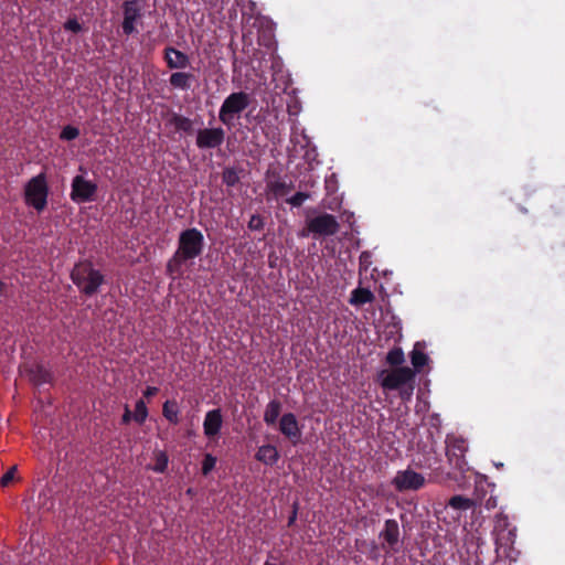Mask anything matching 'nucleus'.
<instances>
[{
  "label": "nucleus",
  "instance_id": "nucleus-1",
  "mask_svg": "<svg viewBox=\"0 0 565 565\" xmlns=\"http://www.w3.org/2000/svg\"><path fill=\"white\" fill-rule=\"evenodd\" d=\"M204 249V236L195 227L182 231L178 239V248L167 263V274L173 279L183 275V265L199 257Z\"/></svg>",
  "mask_w": 565,
  "mask_h": 565
},
{
  "label": "nucleus",
  "instance_id": "nucleus-2",
  "mask_svg": "<svg viewBox=\"0 0 565 565\" xmlns=\"http://www.w3.org/2000/svg\"><path fill=\"white\" fill-rule=\"evenodd\" d=\"M71 279L82 294L87 297L95 295L105 282L104 275L95 269L88 260L81 262L71 271Z\"/></svg>",
  "mask_w": 565,
  "mask_h": 565
},
{
  "label": "nucleus",
  "instance_id": "nucleus-3",
  "mask_svg": "<svg viewBox=\"0 0 565 565\" xmlns=\"http://www.w3.org/2000/svg\"><path fill=\"white\" fill-rule=\"evenodd\" d=\"M250 96L245 92L230 94L221 105L218 119L227 128H232L235 119L249 106Z\"/></svg>",
  "mask_w": 565,
  "mask_h": 565
},
{
  "label": "nucleus",
  "instance_id": "nucleus-4",
  "mask_svg": "<svg viewBox=\"0 0 565 565\" xmlns=\"http://www.w3.org/2000/svg\"><path fill=\"white\" fill-rule=\"evenodd\" d=\"M49 186L45 179H30L24 186L26 205L42 212L47 204Z\"/></svg>",
  "mask_w": 565,
  "mask_h": 565
},
{
  "label": "nucleus",
  "instance_id": "nucleus-5",
  "mask_svg": "<svg viewBox=\"0 0 565 565\" xmlns=\"http://www.w3.org/2000/svg\"><path fill=\"white\" fill-rule=\"evenodd\" d=\"M339 227V222L334 215L329 213H321L315 217L307 218L306 230H303L301 235L306 236L307 231L315 236H332L338 233Z\"/></svg>",
  "mask_w": 565,
  "mask_h": 565
},
{
  "label": "nucleus",
  "instance_id": "nucleus-6",
  "mask_svg": "<svg viewBox=\"0 0 565 565\" xmlns=\"http://www.w3.org/2000/svg\"><path fill=\"white\" fill-rule=\"evenodd\" d=\"M468 444L466 439L458 436H447L446 438V456L451 467L459 471L467 469L466 452Z\"/></svg>",
  "mask_w": 565,
  "mask_h": 565
},
{
  "label": "nucleus",
  "instance_id": "nucleus-7",
  "mask_svg": "<svg viewBox=\"0 0 565 565\" xmlns=\"http://www.w3.org/2000/svg\"><path fill=\"white\" fill-rule=\"evenodd\" d=\"M121 30L126 36L138 32L137 24L141 22L142 9L139 0H126L122 3Z\"/></svg>",
  "mask_w": 565,
  "mask_h": 565
},
{
  "label": "nucleus",
  "instance_id": "nucleus-8",
  "mask_svg": "<svg viewBox=\"0 0 565 565\" xmlns=\"http://www.w3.org/2000/svg\"><path fill=\"white\" fill-rule=\"evenodd\" d=\"M379 539L382 541L381 547L383 551L386 553L398 552L402 543L398 522L395 519L385 520L383 529L379 533Z\"/></svg>",
  "mask_w": 565,
  "mask_h": 565
},
{
  "label": "nucleus",
  "instance_id": "nucleus-9",
  "mask_svg": "<svg viewBox=\"0 0 565 565\" xmlns=\"http://www.w3.org/2000/svg\"><path fill=\"white\" fill-rule=\"evenodd\" d=\"M381 376V386L384 390L393 391L412 382L415 377V372L408 366H399L393 369L391 372L382 371Z\"/></svg>",
  "mask_w": 565,
  "mask_h": 565
},
{
  "label": "nucleus",
  "instance_id": "nucleus-10",
  "mask_svg": "<svg viewBox=\"0 0 565 565\" xmlns=\"http://www.w3.org/2000/svg\"><path fill=\"white\" fill-rule=\"evenodd\" d=\"M425 477L412 469L399 470L392 480V484L398 492L417 491L425 484Z\"/></svg>",
  "mask_w": 565,
  "mask_h": 565
},
{
  "label": "nucleus",
  "instance_id": "nucleus-11",
  "mask_svg": "<svg viewBox=\"0 0 565 565\" xmlns=\"http://www.w3.org/2000/svg\"><path fill=\"white\" fill-rule=\"evenodd\" d=\"M225 140V131L221 127L203 128L196 132L195 145L199 149H214L220 147Z\"/></svg>",
  "mask_w": 565,
  "mask_h": 565
},
{
  "label": "nucleus",
  "instance_id": "nucleus-12",
  "mask_svg": "<svg viewBox=\"0 0 565 565\" xmlns=\"http://www.w3.org/2000/svg\"><path fill=\"white\" fill-rule=\"evenodd\" d=\"M97 184L87 179H73L71 199L76 203L95 200Z\"/></svg>",
  "mask_w": 565,
  "mask_h": 565
},
{
  "label": "nucleus",
  "instance_id": "nucleus-13",
  "mask_svg": "<svg viewBox=\"0 0 565 565\" xmlns=\"http://www.w3.org/2000/svg\"><path fill=\"white\" fill-rule=\"evenodd\" d=\"M279 430L292 445H297L301 439V429L294 413H285L280 417Z\"/></svg>",
  "mask_w": 565,
  "mask_h": 565
},
{
  "label": "nucleus",
  "instance_id": "nucleus-14",
  "mask_svg": "<svg viewBox=\"0 0 565 565\" xmlns=\"http://www.w3.org/2000/svg\"><path fill=\"white\" fill-rule=\"evenodd\" d=\"M495 542L498 545L508 547L512 546L515 541V527L509 529V521L507 516L499 515L494 527Z\"/></svg>",
  "mask_w": 565,
  "mask_h": 565
},
{
  "label": "nucleus",
  "instance_id": "nucleus-15",
  "mask_svg": "<svg viewBox=\"0 0 565 565\" xmlns=\"http://www.w3.org/2000/svg\"><path fill=\"white\" fill-rule=\"evenodd\" d=\"M163 58L170 70H183L190 66V57L173 46H167Z\"/></svg>",
  "mask_w": 565,
  "mask_h": 565
},
{
  "label": "nucleus",
  "instance_id": "nucleus-16",
  "mask_svg": "<svg viewBox=\"0 0 565 565\" xmlns=\"http://www.w3.org/2000/svg\"><path fill=\"white\" fill-rule=\"evenodd\" d=\"M223 425V416L220 408H215L212 411H209L205 414V418L203 422V430L204 435L207 438H212L216 436L222 428Z\"/></svg>",
  "mask_w": 565,
  "mask_h": 565
},
{
  "label": "nucleus",
  "instance_id": "nucleus-17",
  "mask_svg": "<svg viewBox=\"0 0 565 565\" xmlns=\"http://www.w3.org/2000/svg\"><path fill=\"white\" fill-rule=\"evenodd\" d=\"M23 372L34 385H42L52 381L51 372L39 363L26 366Z\"/></svg>",
  "mask_w": 565,
  "mask_h": 565
},
{
  "label": "nucleus",
  "instance_id": "nucleus-18",
  "mask_svg": "<svg viewBox=\"0 0 565 565\" xmlns=\"http://www.w3.org/2000/svg\"><path fill=\"white\" fill-rule=\"evenodd\" d=\"M279 457L280 456L277 448L270 444L260 446L255 455V458L258 461L267 466L276 465L279 460Z\"/></svg>",
  "mask_w": 565,
  "mask_h": 565
},
{
  "label": "nucleus",
  "instance_id": "nucleus-19",
  "mask_svg": "<svg viewBox=\"0 0 565 565\" xmlns=\"http://www.w3.org/2000/svg\"><path fill=\"white\" fill-rule=\"evenodd\" d=\"M169 124L172 125L177 131H182L189 136L193 135L195 131L194 121L191 118L177 113L171 115L169 118Z\"/></svg>",
  "mask_w": 565,
  "mask_h": 565
},
{
  "label": "nucleus",
  "instance_id": "nucleus-20",
  "mask_svg": "<svg viewBox=\"0 0 565 565\" xmlns=\"http://www.w3.org/2000/svg\"><path fill=\"white\" fill-rule=\"evenodd\" d=\"M195 76L188 72H175L170 75L169 83L173 88L189 90Z\"/></svg>",
  "mask_w": 565,
  "mask_h": 565
},
{
  "label": "nucleus",
  "instance_id": "nucleus-21",
  "mask_svg": "<svg viewBox=\"0 0 565 565\" xmlns=\"http://www.w3.org/2000/svg\"><path fill=\"white\" fill-rule=\"evenodd\" d=\"M281 402L278 399H271L265 408L264 412V422L268 425H275L277 419L279 418L281 412Z\"/></svg>",
  "mask_w": 565,
  "mask_h": 565
},
{
  "label": "nucleus",
  "instance_id": "nucleus-22",
  "mask_svg": "<svg viewBox=\"0 0 565 565\" xmlns=\"http://www.w3.org/2000/svg\"><path fill=\"white\" fill-rule=\"evenodd\" d=\"M374 300L373 292L367 288H355L351 292L350 303L354 306H363Z\"/></svg>",
  "mask_w": 565,
  "mask_h": 565
},
{
  "label": "nucleus",
  "instance_id": "nucleus-23",
  "mask_svg": "<svg viewBox=\"0 0 565 565\" xmlns=\"http://www.w3.org/2000/svg\"><path fill=\"white\" fill-rule=\"evenodd\" d=\"M162 415L171 424L179 423V407L175 401H166L162 405Z\"/></svg>",
  "mask_w": 565,
  "mask_h": 565
},
{
  "label": "nucleus",
  "instance_id": "nucleus-24",
  "mask_svg": "<svg viewBox=\"0 0 565 565\" xmlns=\"http://www.w3.org/2000/svg\"><path fill=\"white\" fill-rule=\"evenodd\" d=\"M268 189L275 199H279L288 195L294 189V185L291 183L287 184L278 179L275 182H270Z\"/></svg>",
  "mask_w": 565,
  "mask_h": 565
},
{
  "label": "nucleus",
  "instance_id": "nucleus-25",
  "mask_svg": "<svg viewBox=\"0 0 565 565\" xmlns=\"http://www.w3.org/2000/svg\"><path fill=\"white\" fill-rule=\"evenodd\" d=\"M473 505V500L459 494L451 497L448 501V507L458 511H467L471 509Z\"/></svg>",
  "mask_w": 565,
  "mask_h": 565
},
{
  "label": "nucleus",
  "instance_id": "nucleus-26",
  "mask_svg": "<svg viewBox=\"0 0 565 565\" xmlns=\"http://www.w3.org/2000/svg\"><path fill=\"white\" fill-rule=\"evenodd\" d=\"M405 361L404 352L402 348L395 347L388 351L386 355V362L391 366L399 367Z\"/></svg>",
  "mask_w": 565,
  "mask_h": 565
},
{
  "label": "nucleus",
  "instance_id": "nucleus-27",
  "mask_svg": "<svg viewBox=\"0 0 565 565\" xmlns=\"http://www.w3.org/2000/svg\"><path fill=\"white\" fill-rule=\"evenodd\" d=\"M411 361L415 370L419 371L424 367L428 362V356L420 350L417 349V345L411 352Z\"/></svg>",
  "mask_w": 565,
  "mask_h": 565
},
{
  "label": "nucleus",
  "instance_id": "nucleus-28",
  "mask_svg": "<svg viewBox=\"0 0 565 565\" xmlns=\"http://www.w3.org/2000/svg\"><path fill=\"white\" fill-rule=\"evenodd\" d=\"M148 417V408L143 399H138L135 405L134 420L143 424Z\"/></svg>",
  "mask_w": 565,
  "mask_h": 565
},
{
  "label": "nucleus",
  "instance_id": "nucleus-29",
  "mask_svg": "<svg viewBox=\"0 0 565 565\" xmlns=\"http://www.w3.org/2000/svg\"><path fill=\"white\" fill-rule=\"evenodd\" d=\"M168 455L164 451H158L156 454V462L154 466L152 467V470L158 473H163L168 468Z\"/></svg>",
  "mask_w": 565,
  "mask_h": 565
},
{
  "label": "nucleus",
  "instance_id": "nucleus-30",
  "mask_svg": "<svg viewBox=\"0 0 565 565\" xmlns=\"http://www.w3.org/2000/svg\"><path fill=\"white\" fill-rule=\"evenodd\" d=\"M309 193L299 191L290 198L286 199V202L294 207H299L303 204V202L309 199Z\"/></svg>",
  "mask_w": 565,
  "mask_h": 565
},
{
  "label": "nucleus",
  "instance_id": "nucleus-31",
  "mask_svg": "<svg viewBox=\"0 0 565 565\" xmlns=\"http://www.w3.org/2000/svg\"><path fill=\"white\" fill-rule=\"evenodd\" d=\"M78 136H79V129L72 125H67L62 129L60 138L62 140L71 141V140L76 139Z\"/></svg>",
  "mask_w": 565,
  "mask_h": 565
},
{
  "label": "nucleus",
  "instance_id": "nucleus-32",
  "mask_svg": "<svg viewBox=\"0 0 565 565\" xmlns=\"http://www.w3.org/2000/svg\"><path fill=\"white\" fill-rule=\"evenodd\" d=\"M215 465L216 458L211 454H206L202 461V473L207 476L215 468Z\"/></svg>",
  "mask_w": 565,
  "mask_h": 565
},
{
  "label": "nucleus",
  "instance_id": "nucleus-33",
  "mask_svg": "<svg viewBox=\"0 0 565 565\" xmlns=\"http://www.w3.org/2000/svg\"><path fill=\"white\" fill-rule=\"evenodd\" d=\"M264 218L259 214L252 215L248 222V228L250 231H262L264 228Z\"/></svg>",
  "mask_w": 565,
  "mask_h": 565
},
{
  "label": "nucleus",
  "instance_id": "nucleus-34",
  "mask_svg": "<svg viewBox=\"0 0 565 565\" xmlns=\"http://www.w3.org/2000/svg\"><path fill=\"white\" fill-rule=\"evenodd\" d=\"M17 466H12L0 479L2 488L8 487L15 478Z\"/></svg>",
  "mask_w": 565,
  "mask_h": 565
},
{
  "label": "nucleus",
  "instance_id": "nucleus-35",
  "mask_svg": "<svg viewBox=\"0 0 565 565\" xmlns=\"http://www.w3.org/2000/svg\"><path fill=\"white\" fill-rule=\"evenodd\" d=\"M64 29L73 33H79L83 28L76 18H71L64 23Z\"/></svg>",
  "mask_w": 565,
  "mask_h": 565
},
{
  "label": "nucleus",
  "instance_id": "nucleus-36",
  "mask_svg": "<svg viewBox=\"0 0 565 565\" xmlns=\"http://www.w3.org/2000/svg\"><path fill=\"white\" fill-rule=\"evenodd\" d=\"M131 419H134V414L129 409V406L126 405L125 406V412H124L122 417H121V423L127 425V424L130 423Z\"/></svg>",
  "mask_w": 565,
  "mask_h": 565
},
{
  "label": "nucleus",
  "instance_id": "nucleus-37",
  "mask_svg": "<svg viewBox=\"0 0 565 565\" xmlns=\"http://www.w3.org/2000/svg\"><path fill=\"white\" fill-rule=\"evenodd\" d=\"M158 392H159L158 387H156V386H148L143 391V396L149 399V398L153 397L154 395H157Z\"/></svg>",
  "mask_w": 565,
  "mask_h": 565
},
{
  "label": "nucleus",
  "instance_id": "nucleus-38",
  "mask_svg": "<svg viewBox=\"0 0 565 565\" xmlns=\"http://www.w3.org/2000/svg\"><path fill=\"white\" fill-rule=\"evenodd\" d=\"M297 512H298V505H297V503H295L292 512H291V514L288 518V526L294 525V523L296 522V520H297Z\"/></svg>",
  "mask_w": 565,
  "mask_h": 565
},
{
  "label": "nucleus",
  "instance_id": "nucleus-39",
  "mask_svg": "<svg viewBox=\"0 0 565 565\" xmlns=\"http://www.w3.org/2000/svg\"><path fill=\"white\" fill-rule=\"evenodd\" d=\"M369 258H370L369 253H367V252H363V253L361 254V256H360V264H361V266H362V265H366V264H367V262H369Z\"/></svg>",
  "mask_w": 565,
  "mask_h": 565
},
{
  "label": "nucleus",
  "instance_id": "nucleus-40",
  "mask_svg": "<svg viewBox=\"0 0 565 565\" xmlns=\"http://www.w3.org/2000/svg\"><path fill=\"white\" fill-rule=\"evenodd\" d=\"M228 186H234L239 179H224Z\"/></svg>",
  "mask_w": 565,
  "mask_h": 565
},
{
  "label": "nucleus",
  "instance_id": "nucleus-41",
  "mask_svg": "<svg viewBox=\"0 0 565 565\" xmlns=\"http://www.w3.org/2000/svg\"><path fill=\"white\" fill-rule=\"evenodd\" d=\"M223 177H233V172L227 170L223 173Z\"/></svg>",
  "mask_w": 565,
  "mask_h": 565
},
{
  "label": "nucleus",
  "instance_id": "nucleus-42",
  "mask_svg": "<svg viewBox=\"0 0 565 565\" xmlns=\"http://www.w3.org/2000/svg\"><path fill=\"white\" fill-rule=\"evenodd\" d=\"M4 290V284L0 280V294Z\"/></svg>",
  "mask_w": 565,
  "mask_h": 565
},
{
  "label": "nucleus",
  "instance_id": "nucleus-43",
  "mask_svg": "<svg viewBox=\"0 0 565 565\" xmlns=\"http://www.w3.org/2000/svg\"><path fill=\"white\" fill-rule=\"evenodd\" d=\"M35 177L42 178V177H45V174H44V172H40Z\"/></svg>",
  "mask_w": 565,
  "mask_h": 565
},
{
  "label": "nucleus",
  "instance_id": "nucleus-44",
  "mask_svg": "<svg viewBox=\"0 0 565 565\" xmlns=\"http://www.w3.org/2000/svg\"><path fill=\"white\" fill-rule=\"evenodd\" d=\"M186 493H188V494H192V493H193V490H192L191 488H189V489L186 490Z\"/></svg>",
  "mask_w": 565,
  "mask_h": 565
},
{
  "label": "nucleus",
  "instance_id": "nucleus-45",
  "mask_svg": "<svg viewBox=\"0 0 565 565\" xmlns=\"http://www.w3.org/2000/svg\"><path fill=\"white\" fill-rule=\"evenodd\" d=\"M264 565H276V564H273V563H269V562H265Z\"/></svg>",
  "mask_w": 565,
  "mask_h": 565
},
{
  "label": "nucleus",
  "instance_id": "nucleus-46",
  "mask_svg": "<svg viewBox=\"0 0 565 565\" xmlns=\"http://www.w3.org/2000/svg\"><path fill=\"white\" fill-rule=\"evenodd\" d=\"M335 180H337L335 178L330 179V181H335ZM326 181L328 182L329 179H326Z\"/></svg>",
  "mask_w": 565,
  "mask_h": 565
}]
</instances>
